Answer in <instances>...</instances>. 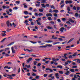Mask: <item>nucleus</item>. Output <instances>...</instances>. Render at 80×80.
Masks as SVG:
<instances>
[{"label": "nucleus", "mask_w": 80, "mask_h": 80, "mask_svg": "<svg viewBox=\"0 0 80 80\" xmlns=\"http://www.w3.org/2000/svg\"><path fill=\"white\" fill-rule=\"evenodd\" d=\"M12 52L13 53H15V51L13 50V47H12Z\"/></svg>", "instance_id": "nucleus-15"}, {"label": "nucleus", "mask_w": 80, "mask_h": 80, "mask_svg": "<svg viewBox=\"0 0 80 80\" xmlns=\"http://www.w3.org/2000/svg\"><path fill=\"white\" fill-rule=\"evenodd\" d=\"M64 3V1H62L60 3V5H62V3Z\"/></svg>", "instance_id": "nucleus-63"}, {"label": "nucleus", "mask_w": 80, "mask_h": 80, "mask_svg": "<svg viewBox=\"0 0 80 80\" xmlns=\"http://www.w3.org/2000/svg\"><path fill=\"white\" fill-rule=\"evenodd\" d=\"M51 8H53V9H55V6H53V5H52L51 6Z\"/></svg>", "instance_id": "nucleus-30"}, {"label": "nucleus", "mask_w": 80, "mask_h": 80, "mask_svg": "<svg viewBox=\"0 0 80 80\" xmlns=\"http://www.w3.org/2000/svg\"><path fill=\"white\" fill-rule=\"evenodd\" d=\"M76 8H77L76 9H77L78 10H80V7H76Z\"/></svg>", "instance_id": "nucleus-53"}, {"label": "nucleus", "mask_w": 80, "mask_h": 80, "mask_svg": "<svg viewBox=\"0 0 80 80\" xmlns=\"http://www.w3.org/2000/svg\"><path fill=\"white\" fill-rule=\"evenodd\" d=\"M2 8L3 9H5V8H6V6H2Z\"/></svg>", "instance_id": "nucleus-64"}, {"label": "nucleus", "mask_w": 80, "mask_h": 80, "mask_svg": "<svg viewBox=\"0 0 80 80\" xmlns=\"http://www.w3.org/2000/svg\"><path fill=\"white\" fill-rule=\"evenodd\" d=\"M47 46H40V48H46Z\"/></svg>", "instance_id": "nucleus-23"}, {"label": "nucleus", "mask_w": 80, "mask_h": 80, "mask_svg": "<svg viewBox=\"0 0 80 80\" xmlns=\"http://www.w3.org/2000/svg\"><path fill=\"white\" fill-rule=\"evenodd\" d=\"M30 42H31V43H33V44H35V43H37V42H34L30 41Z\"/></svg>", "instance_id": "nucleus-34"}, {"label": "nucleus", "mask_w": 80, "mask_h": 80, "mask_svg": "<svg viewBox=\"0 0 80 80\" xmlns=\"http://www.w3.org/2000/svg\"><path fill=\"white\" fill-rule=\"evenodd\" d=\"M4 25V23H1V26L2 27H3V25Z\"/></svg>", "instance_id": "nucleus-43"}, {"label": "nucleus", "mask_w": 80, "mask_h": 80, "mask_svg": "<svg viewBox=\"0 0 80 80\" xmlns=\"http://www.w3.org/2000/svg\"><path fill=\"white\" fill-rule=\"evenodd\" d=\"M70 71H71V72H72L73 73H74V72H75V70L73 69H70Z\"/></svg>", "instance_id": "nucleus-17"}, {"label": "nucleus", "mask_w": 80, "mask_h": 80, "mask_svg": "<svg viewBox=\"0 0 80 80\" xmlns=\"http://www.w3.org/2000/svg\"><path fill=\"white\" fill-rule=\"evenodd\" d=\"M71 62H72V61L68 60V61H67V62H65V64L68 65V63H71Z\"/></svg>", "instance_id": "nucleus-4"}, {"label": "nucleus", "mask_w": 80, "mask_h": 80, "mask_svg": "<svg viewBox=\"0 0 80 80\" xmlns=\"http://www.w3.org/2000/svg\"><path fill=\"white\" fill-rule=\"evenodd\" d=\"M54 17H58V15H57V13H54Z\"/></svg>", "instance_id": "nucleus-39"}, {"label": "nucleus", "mask_w": 80, "mask_h": 80, "mask_svg": "<svg viewBox=\"0 0 80 80\" xmlns=\"http://www.w3.org/2000/svg\"><path fill=\"white\" fill-rule=\"evenodd\" d=\"M41 65V63H38V65H37V66L38 67H40Z\"/></svg>", "instance_id": "nucleus-55"}, {"label": "nucleus", "mask_w": 80, "mask_h": 80, "mask_svg": "<svg viewBox=\"0 0 80 80\" xmlns=\"http://www.w3.org/2000/svg\"><path fill=\"white\" fill-rule=\"evenodd\" d=\"M24 50L25 52H27V51H28V52H32V50H30L28 49H26V50L25 49H24Z\"/></svg>", "instance_id": "nucleus-14"}, {"label": "nucleus", "mask_w": 80, "mask_h": 80, "mask_svg": "<svg viewBox=\"0 0 80 80\" xmlns=\"http://www.w3.org/2000/svg\"><path fill=\"white\" fill-rule=\"evenodd\" d=\"M41 5L43 8H46V7H49V4H47L45 5L44 3L42 4Z\"/></svg>", "instance_id": "nucleus-1"}, {"label": "nucleus", "mask_w": 80, "mask_h": 80, "mask_svg": "<svg viewBox=\"0 0 80 80\" xmlns=\"http://www.w3.org/2000/svg\"><path fill=\"white\" fill-rule=\"evenodd\" d=\"M70 71H67L66 73H65V75H70Z\"/></svg>", "instance_id": "nucleus-12"}, {"label": "nucleus", "mask_w": 80, "mask_h": 80, "mask_svg": "<svg viewBox=\"0 0 80 80\" xmlns=\"http://www.w3.org/2000/svg\"><path fill=\"white\" fill-rule=\"evenodd\" d=\"M39 11L40 12H43V8L39 9Z\"/></svg>", "instance_id": "nucleus-18"}, {"label": "nucleus", "mask_w": 80, "mask_h": 80, "mask_svg": "<svg viewBox=\"0 0 80 80\" xmlns=\"http://www.w3.org/2000/svg\"><path fill=\"white\" fill-rule=\"evenodd\" d=\"M13 10H17L18 9V8L17 7H15L13 8Z\"/></svg>", "instance_id": "nucleus-54"}, {"label": "nucleus", "mask_w": 80, "mask_h": 80, "mask_svg": "<svg viewBox=\"0 0 80 80\" xmlns=\"http://www.w3.org/2000/svg\"><path fill=\"white\" fill-rule=\"evenodd\" d=\"M73 3V1L72 0H69V1H65L66 4H68V3H69V4H71Z\"/></svg>", "instance_id": "nucleus-3"}, {"label": "nucleus", "mask_w": 80, "mask_h": 80, "mask_svg": "<svg viewBox=\"0 0 80 80\" xmlns=\"http://www.w3.org/2000/svg\"><path fill=\"white\" fill-rule=\"evenodd\" d=\"M64 29H65V28L63 27L61 28L60 29V31L61 32H63V30H64Z\"/></svg>", "instance_id": "nucleus-10"}, {"label": "nucleus", "mask_w": 80, "mask_h": 80, "mask_svg": "<svg viewBox=\"0 0 80 80\" xmlns=\"http://www.w3.org/2000/svg\"><path fill=\"white\" fill-rule=\"evenodd\" d=\"M79 15L78 14V13H76L75 14V17H78Z\"/></svg>", "instance_id": "nucleus-42"}, {"label": "nucleus", "mask_w": 80, "mask_h": 80, "mask_svg": "<svg viewBox=\"0 0 80 80\" xmlns=\"http://www.w3.org/2000/svg\"><path fill=\"white\" fill-rule=\"evenodd\" d=\"M50 23L51 24H55V22L53 21L50 22Z\"/></svg>", "instance_id": "nucleus-62"}, {"label": "nucleus", "mask_w": 80, "mask_h": 80, "mask_svg": "<svg viewBox=\"0 0 80 80\" xmlns=\"http://www.w3.org/2000/svg\"><path fill=\"white\" fill-rule=\"evenodd\" d=\"M73 10H77V8L75 6H74L73 7Z\"/></svg>", "instance_id": "nucleus-33"}, {"label": "nucleus", "mask_w": 80, "mask_h": 80, "mask_svg": "<svg viewBox=\"0 0 80 80\" xmlns=\"http://www.w3.org/2000/svg\"><path fill=\"white\" fill-rule=\"evenodd\" d=\"M5 56H6V57H9L10 55H9L8 54H5Z\"/></svg>", "instance_id": "nucleus-58"}, {"label": "nucleus", "mask_w": 80, "mask_h": 80, "mask_svg": "<svg viewBox=\"0 0 80 80\" xmlns=\"http://www.w3.org/2000/svg\"><path fill=\"white\" fill-rule=\"evenodd\" d=\"M57 68H59L61 69H62L63 67L62 65H59L57 67Z\"/></svg>", "instance_id": "nucleus-11"}, {"label": "nucleus", "mask_w": 80, "mask_h": 80, "mask_svg": "<svg viewBox=\"0 0 80 80\" xmlns=\"http://www.w3.org/2000/svg\"><path fill=\"white\" fill-rule=\"evenodd\" d=\"M48 28V29H53V28H52V27H50V26H48L47 27Z\"/></svg>", "instance_id": "nucleus-25"}, {"label": "nucleus", "mask_w": 80, "mask_h": 80, "mask_svg": "<svg viewBox=\"0 0 80 80\" xmlns=\"http://www.w3.org/2000/svg\"><path fill=\"white\" fill-rule=\"evenodd\" d=\"M68 58H72V55H70L68 57Z\"/></svg>", "instance_id": "nucleus-59"}, {"label": "nucleus", "mask_w": 80, "mask_h": 80, "mask_svg": "<svg viewBox=\"0 0 80 80\" xmlns=\"http://www.w3.org/2000/svg\"><path fill=\"white\" fill-rule=\"evenodd\" d=\"M64 6H65V4L63 3V4H62V5H61V6L60 7H61V8H63V7Z\"/></svg>", "instance_id": "nucleus-32"}, {"label": "nucleus", "mask_w": 80, "mask_h": 80, "mask_svg": "<svg viewBox=\"0 0 80 80\" xmlns=\"http://www.w3.org/2000/svg\"><path fill=\"white\" fill-rule=\"evenodd\" d=\"M66 23H68V24H70V25H71V23H70V22L69 21H67L66 22Z\"/></svg>", "instance_id": "nucleus-50"}, {"label": "nucleus", "mask_w": 80, "mask_h": 80, "mask_svg": "<svg viewBox=\"0 0 80 80\" xmlns=\"http://www.w3.org/2000/svg\"><path fill=\"white\" fill-rule=\"evenodd\" d=\"M48 20H53V19L52 18L50 17H48Z\"/></svg>", "instance_id": "nucleus-22"}, {"label": "nucleus", "mask_w": 80, "mask_h": 80, "mask_svg": "<svg viewBox=\"0 0 80 80\" xmlns=\"http://www.w3.org/2000/svg\"><path fill=\"white\" fill-rule=\"evenodd\" d=\"M54 12L55 13H58V10L57 9L54 10Z\"/></svg>", "instance_id": "nucleus-29"}, {"label": "nucleus", "mask_w": 80, "mask_h": 80, "mask_svg": "<svg viewBox=\"0 0 80 80\" xmlns=\"http://www.w3.org/2000/svg\"><path fill=\"white\" fill-rule=\"evenodd\" d=\"M58 72L60 74H63V71H59Z\"/></svg>", "instance_id": "nucleus-20"}, {"label": "nucleus", "mask_w": 80, "mask_h": 80, "mask_svg": "<svg viewBox=\"0 0 80 80\" xmlns=\"http://www.w3.org/2000/svg\"><path fill=\"white\" fill-rule=\"evenodd\" d=\"M31 25H34V23H33V22L32 21L31 22Z\"/></svg>", "instance_id": "nucleus-52"}, {"label": "nucleus", "mask_w": 80, "mask_h": 80, "mask_svg": "<svg viewBox=\"0 0 80 80\" xmlns=\"http://www.w3.org/2000/svg\"><path fill=\"white\" fill-rule=\"evenodd\" d=\"M74 40V38H71L67 43V44H68V43H70V42H72V41Z\"/></svg>", "instance_id": "nucleus-5"}, {"label": "nucleus", "mask_w": 80, "mask_h": 80, "mask_svg": "<svg viewBox=\"0 0 80 80\" xmlns=\"http://www.w3.org/2000/svg\"><path fill=\"white\" fill-rule=\"evenodd\" d=\"M15 43V42H13L11 43L10 44H8L7 46L8 47H9V45H13V44Z\"/></svg>", "instance_id": "nucleus-13"}, {"label": "nucleus", "mask_w": 80, "mask_h": 80, "mask_svg": "<svg viewBox=\"0 0 80 80\" xmlns=\"http://www.w3.org/2000/svg\"><path fill=\"white\" fill-rule=\"evenodd\" d=\"M37 61H34V65H37Z\"/></svg>", "instance_id": "nucleus-37"}, {"label": "nucleus", "mask_w": 80, "mask_h": 80, "mask_svg": "<svg viewBox=\"0 0 80 80\" xmlns=\"http://www.w3.org/2000/svg\"><path fill=\"white\" fill-rule=\"evenodd\" d=\"M80 42V38H79V40L77 42V44H79Z\"/></svg>", "instance_id": "nucleus-41"}, {"label": "nucleus", "mask_w": 80, "mask_h": 80, "mask_svg": "<svg viewBox=\"0 0 80 80\" xmlns=\"http://www.w3.org/2000/svg\"><path fill=\"white\" fill-rule=\"evenodd\" d=\"M44 42H46V43H52V42H53V41H52L48 40L45 41Z\"/></svg>", "instance_id": "nucleus-9"}, {"label": "nucleus", "mask_w": 80, "mask_h": 80, "mask_svg": "<svg viewBox=\"0 0 80 80\" xmlns=\"http://www.w3.org/2000/svg\"><path fill=\"white\" fill-rule=\"evenodd\" d=\"M1 35H2V37H4V36H5V35H6V34L5 33H1Z\"/></svg>", "instance_id": "nucleus-36"}, {"label": "nucleus", "mask_w": 80, "mask_h": 80, "mask_svg": "<svg viewBox=\"0 0 80 80\" xmlns=\"http://www.w3.org/2000/svg\"><path fill=\"white\" fill-rule=\"evenodd\" d=\"M31 60H32V58H29V59H28L27 60V62L28 63H29L30 62V61H31Z\"/></svg>", "instance_id": "nucleus-8"}, {"label": "nucleus", "mask_w": 80, "mask_h": 80, "mask_svg": "<svg viewBox=\"0 0 80 80\" xmlns=\"http://www.w3.org/2000/svg\"><path fill=\"white\" fill-rule=\"evenodd\" d=\"M53 75V74H50L49 75V76L48 77L51 78L52 77V75Z\"/></svg>", "instance_id": "nucleus-46"}, {"label": "nucleus", "mask_w": 80, "mask_h": 80, "mask_svg": "<svg viewBox=\"0 0 80 80\" xmlns=\"http://www.w3.org/2000/svg\"><path fill=\"white\" fill-rule=\"evenodd\" d=\"M68 20L70 22H71V23H74L75 21H73V20H72V19L71 18H70Z\"/></svg>", "instance_id": "nucleus-6"}, {"label": "nucleus", "mask_w": 80, "mask_h": 80, "mask_svg": "<svg viewBox=\"0 0 80 80\" xmlns=\"http://www.w3.org/2000/svg\"><path fill=\"white\" fill-rule=\"evenodd\" d=\"M12 25H13V26H14V28H15V27H16V25H15V23L14 22L12 23Z\"/></svg>", "instance_id": "nucleus-56"}, {"label": "nucleus", "mask_w": 80, "mask_h": 80, "mask_svg": "<svg viewBox=\"0 0 80 80\" xmlns=\"http://www.w3.org/2000/svg\"><path fill=\"white\" fill-rule=\"evenodd\" d=\"M52 61H54L55 62H57V60H56V59H55V58H52Z\"/></svg>", "instance_id": "nucleus-24"}, {"label": "nucleus", "mask_w": 80, "mask_h": 80, "mask_svg": "<svg viewBox=\"0 0 80 80\" xmlns=\"http://www.w3.org/2000/svg\"><path fill=\"white\" fill-rule=\"evenodd\" d=\"M77 52H75L74 53V54L72 55L73 57H75V56H77Z\"/></svg>", "instance_id": "nucleus-19"}, {"label": "nucleus", "mask_w": 80, "mask_h": 80, "mask_svg": "<svg viewBox=\"0 0 80 80\" xmlns=\"http://www.w3.org/2000/svg\"><path fill=\"white\" fill-rule=\"evenodd\" d=\"M6 39H7V38H5L4 39H3L1 41V42H4V41L5 40H6Z\"/></svg>", "instance_id": "nucleus-28"}, {"label": "nucleus", "mask_w": 80, "mask_h": 80, "mask_svg": "<svg viewBox=\"0 0 80 80\" xmlns=\"http://www.w3.org/2000/svg\"><path fill=\"white\" fill-rule=\"evenodd\" d=\"M16 3H18V4H19V3H20V1H16Z\"/></svg>", "instance_id": "nucleus-47"}, {"label": "nucleus", "mask_w": 80, "mask_h": 80, "mask_svg": "<svg viewBox=\"0 0 80 80\" xmlns=\"http://www.w3.org/2000/svg\"><path fill=\"white\" fill-rule=\"evenodd\" d=\"M55 75L56 77H59V75H58V73H56L55 74Z\"/></svg>", "instance_id": "nucleus-38"}, {"label": "nucleus", "mask_w": 80, "mask_h": 80, "mask_svg": "<svg viewBox=\"0 0 80 80\" xmlns=\"http://www.w3.org/2000/svg\"><path fill=\"white\" fill-rule=\"evenodd\" d=\"M32 71L34 72H36L37 71V70L35 69H32Z\"/></svg>", "instance_id": "nucleus-61"}, {"label": "nucleus", "mask_w": 80, "mask_h": 80, "mask_svg": "<svg viewBox=\"0 0 80 80\" xmlns=\"http://www.w3.org/2000/svg\"><path fill=\"white\" fill-rule=\"evenodd\" d=\"M24 14H25V15H28L29 14L28 12V11H24Z\"/></svg>", "instance_id": "nucleus-16"}, {"label": "nucleus", "mask_w": 80, "mask_h": 80, "mask_svg": "<svg viewBox=\"0 0 80 80\" xmlns=\"http://www.w3.org/2000/svg\"><path fill=\"white\" fill-rule=\"evenodd\" d=\"M23 5H24V8H27V6L25 4H23Z\"/></svg>", "instance_id": "nucleus-31"}, {"label": "nucleus", "mask_w": 80, "mask_h": 80, "mask_svg": "<svg viewBox=\"0 0 80 80\" xmlns=\"http://www.w3.org/2000/svg\"><path fill=\"white\" fill-rule=\"evenodd\" d=\"M58 40H59L60 41H61V42H62L63 41V39L61 38H58Z\"/></svg>", "instance_id": "nucleus-26"}, {"label": "nucleus", "mask_w": 80, "mask_h": 80, "mask_svg": "<svg viewBox=\"0 0 80 80\" xmlns=\"http://www.w3.org/2000/svg\"><path fill=\"white\" fill-rule=\"evenodd\" d=\"M38 16H42V15H43V14L42 13H39L38 14Z\"/></svg>", "instance_id": "nucleus-49"}, {"label": "nucleus", "mask_w": 80, "mask_h": 80, "mask_svg": "<svg viewBox=\"0 0 80 80\" xmlns=\"http://www.w3.org/2000/svg\"><path fill=\"white\" fill-rule=\"evenodd\" d=\"M32 75L33 77H35V76H36V74L34 73H33L32 74Z\"/></svg>", "instance_id": "nucleus-44"}, {"label": "nucleus", "mask_w": 80, "mask_h": 80, "mask_svg": "<svg viewBox=\"0 0 80 80\" xmlns=\"http://www.w3.org/2000/svg\"><path fill=\"white\" fill-rule=\"evenodd\" d=\"M35 16H36V17H37L38 16V13H37V12H36L34 14Z\"/></svg>", "instance_id": "nucleus-60"}, {"label": "nucleus", "mask_w": 80, "mask_h": 80, "mask_svg": "<svg viewBox=\"0 0 80 80\" xmlns=\"http://www.w3.org/2000/svg\"><path fill=\"white\" fill-rule=\"evenodd\" d=\"M44 77H47V74H44L43 75Z\"/></svg>", "instance_id": "nucleus-40"}, {"label": "nucleus", "mask_w": 80, "mask_h": 80, "mask_svg": "<svg viewBox=\"0 0 80 80\" xmlns=\"http://www.w3.org/2000/svg\"><path fill=\"white\" fill-rule=\"evenodd\" d=\"M74 78H78V80H80V76L79 75H77V74H75L74 75ZM78 77L79 78H78Z\"/></svg>", "instance_id": "nucleus-2"}, {"label": "nucleus", "mask_w": 80, "mask_h": 80, "mask_svg": "<svg viewBox=\"0 0 80 80\" xmlns=\"http://www.w3.org/2000/svg\"><path fill=\"white\" fill-rule=\"evenodd\" d=\"M67 10L68 11H70L71 10H70V7H67Z\"/></svg>", "instance_id": "nucleus-27"}, {"label": "nucleus", "mask_w": 80, "mask_h": 80, "mask_svg": "<svg viewBox=\"0 0 80 80\" xmlns=\"http://www.w3.org/2000/svg\"><path fill=\"white\" fill-rule=\"evenodd\" d=\"M60 43V42H56L54 43H53V45H56V44H57L58 43Z\"/></svg>", "instance_id": "nucleus-45"}, {"label": "nucleus", "mask_w": 80, "mask_h": 80, "mask_svg": "<svg viewBox=\"0 0 80 80\" xmlns=\"http://www.w3.org/2000/svg\"><path fill=\"white\" fill-rule=\"evenodd\" d=\"M35 78L36 79H38V78H39V76H36L35 77Z\"/></svg>", "instance_id": "nucleus-51"}, {"label": "nucleus", "mask_w": 80, "mask_h": 80, "mask_svg": "<svg viewBox=\"0 0 80 80\" xmlns=\"http://www.w3.org/2000/svg\"><path fill=\"white\" fill-rule=\"evenodd\" d=\"M6 24L8 27H10V21H8L6 22Z\"/></svg>", "instance_id": "nucleus-7"}, {"label": "nucleus", "mask_w": 80, "mask_h": 80, "mask_svg": "<svg viewBox=\"0 0 80 80\" xmlns=\"http://www.w3.org/2000/svg\"><path fill=\"white\" fill-rule=\"evenodd\" d=\"M77 63H79L80 62V59H77Z\"/></svg>", "instance_id": "nucleus-48"}, {"label": "nucleus", "mask_w": 80, "mask_h": 80, "mask_svg": "<svg viewBox=\"0 0 80 80\" xmlns=\"http://www.w3.org/2000/svg\"><path fill=\"white\" fill-rule=\"evenodd\" d=\"M52 46V45H51L50 44H46V47H51Z\"/></svg>", "instance_id": "nucleus-21"}, {"label": "nucleus", "mask_w": 80, "mask_h": 80, "mask_svg": "<svg viewBox=\"0 0 80 80\" xmlns=\"http://www.w3.org/2000/svg\"><path fill=\"white\" fill-rule=\"evenodd\" d=\"M57 21L58 22H59V23H60L61 22V20H60V19H58Z\"/></svg>", "instance_id": "nucleus-35"}, {"label": "nucleus", "mask_w": 80, "mask_h": 80, "mask_svg": "<svg viewBox=\"0 0 80 80\" xmlns=\"http://www.w3.org/2000/svg\"><path fill=\"white\" fill-rule=\"evenodd\" d=\"M8 68V66H6L4 68V69H5V68Z\"/></svg>", "instance_id": "nucleus-57"}]
</instances>
